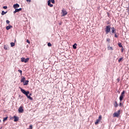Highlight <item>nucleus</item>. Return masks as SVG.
Masks as SVG:
<instances>
[{
	"instance_id": "nucleus-22",
	"label": "nucleus",
	"mask_w": 129,
	"mask_h": 129,
	"mask_svg": "<svg viewBox=\"0 0 129 129\" xmlns=\"http://www.w3.org/2000/svg\"><path fill=\"white\" fill-rule=\"evenodd\" d=\"M47 45L48 47H51L52 46V44L51 43L49 42L47 43Z\"/></svg>"
},
{
	"instance_id": "nucleus-20",
	"label": "nucleus",
	"mask_w": 129,
	"mask_h": 129,
	"mask_svg": "<svg viewBox=\"0 0 129 129\" xmlns=\"http://www.w3.org/2000/svg\"><path fill=\"white\" fill-rule=\"evenodd\" d=\"M10 45H11V47H14V46H15V43H14V42H11V43H10Z\"/></svg>"
},
{
	"instance_id": "nucleus-38",
	"label": "nucleus",
	"mask_w": 129,
	"mask_h": 129,
	"mask_svg": "<svg viewBox=\"0 0 129 129\" xmlns=\"http://www.w3.org/2000/svg\"><path fill=\"white\" fill-rule=\"evenodd\" d=\"M121 52H123V48H122V49H121Z\"/></svg>"
},
{
	"instance_id": "nucleus-26",
	"label": "nucleus",
	"mask_w": 129,
	"mask_h": 129,
	"mask_svg": "<svg viewBox=\"0 0 129 129\" xmlns=\"http://www.w3.org/2000/svg\"><path fill=\"white\" fill-rule=\"evenodd\" d=\"M50 3H52V4H55V0H50Z\"/></svg>"
},
{
	"instance_id": "nucleus-9",
	"label": "nucleus",
	"mask_w": 129,
	"mask_h": 129,
	"mask_svg": "<svg viewBox=\"0 0 129 129\" xmlns=\"http://www.w3.org/2000/svg\"><path fill=\"white\" fill-rule=\"evenodd\" d=\"M111 33H112V34H115V32H116V29H115V28H114V27H112L111 28Z\"/></svg>"
},
{
	"instance_id": "nucleus-12",
	"label": "nucleus",
	"mask_w": 129,
	"mask_h": 129,
	"mask_svg": "<svg viewBox=\"0 0 129 129\" xmlns=\"http://www.w3.org/2000/svg\"><path fill=\"white\" fill-rule=\"evenodd\" d=\"M26 80V78L23 77L21 78L20 82L23 83H25V81Z\"/></svg>"
},
{
	"instance_id": "nucleus-8",
	"label": "nucleus",
	"mask_w": 129,
	"mask_h": 129,
	"mask_svg": "<svg viewBox=\"0 0 129 129\" xmlns=\"http://www.w3.org/2000/svg\"><path fill=\"white\" fill-rule=\"evenodd\" d=\"M19 113H23L24 112V109L22 106H20L18 109Z\"/></svg>"
},
{
	"instance_id": "nucleus-3",
	"label": "nucleus",
	"mask_w": 129,
	"mask_h": 129,
	"mask_svg": "<svg viewBox=\"0 0 129 129\" xmlns=\"http://www.w3.org/2000/svg\"><path fill=\"white\" fill-rule=\"evenodd\" d=\"M120 115V110H118L117 112H114L113 114V116L114 117H118Z\"/></svg>"
},
{
	"instance_id": "nucleus-16",
	"label": "nucleus",
	"mask_w": 129,
	"mask_h": 129,
	"mask_svg": "<svg viewBox=\"0 0 129 129\" xmlns=\"http://www.w3.org/2000/svg\"><path fill=\"white\" fill-rule=\"evenodd\" d=\"M18 120H19V117L14 116V121L16 122L18 121Z\"/></svg>"
},
{
	"instance_id": "nucleus-2",
	"label": "nucleus",
	"mask_w": 129,
	"mask_h": 129,
	"mask_svg": "<svg viewBox=\"0 0 129 129\" xmlns=\"http://www.w3.org/2000/svg\"><path fill=\"white\" fill-rule=\"evenodd\" d=\"M124 93H125V91H123L119 97V100L120 101H122V100H123V97H124Z\"/></svg>"
},
{
	"instance_id": "nucleus-30",
	"label": "nucleus",
	"mask_w": 129,
	"mask_h": 129,
	"mask_svg": "<svg viewBox=\"0 0 129 129\" xmlns=\"http://www.w3.org/2000/svg\"><path fill=\"white\" fill-rule=\"evenodd\" d=\"M4 49L5 50H8V47H7L6 45H4Z\"/></svg>"
},
{
	"instance_id": "nucleus-34",
	"label": "nucleus",
	"mask_w": 129,
	"mask_h": 129,
	"mask_svg": "<svg viewBox=\"0 0 129 129\" xmlns=\"http://www.w3.org/2000/svg\"><path fill=\"white\" fill-rule=\"evenodd\" d=\"M13 13H14V14H16V13H18L17 11V10H16V9H15V11H14Z\"/></svg>"
},
{
	"instance_id": "nucleus-25",
	"label": "nucleus",
	"mask_w": 129,
	"mask_h": 129,
	"mask_svg": "<svg viewBox=\"0 0 129 129\" xmlns=\"http://www.w3.org/2000/svg\"><path fill=\"white\" fill-rule=\"evenodd\" d=\"M106 41H107V42H108L109 43L110 42V38H107Z\"/></svg>"
},
{
	"instance_id": "nucleus-15",
	"label": "nucleus",
	"mask_w": 129,
	"mask_h": 129,
	"mask_svg": "<svg viewBox=\"0 0 129 129\" xmlns=\"http://www.w3.org/2000/svg\"><path fill=\"white\" fill-rule=\"evenodd\" d=\"M28 84H29V81L27 80V81H25V82H24L23 85L26 86V85H28Z\"/></svg>"
},
{
	"instance_id": "nucleus-1",
	"label": "nucleus",
	"mask_w": 129,
	"mask_h": 129,
	"mask_svg": "<svg viewBox=\"0 0 129 129\" xmlns=\"http://www.w3.org/2000/svg\"><path fill=\"white\" fill-rule=\"evenodd\" d=\"M19 89L21 90V91L23 94H25L27 96V98H29V99H30V100H33V98L31 97V96L28 95L30 93V92L29 91H26L25 89H23L21 87H19Z\"/></svg>"
},
{
	"instance_id": "nucleus-39",
	"label": "nucleus",
	"mask_w": 129,
	"mask_h": 129,
	"mask_svg": "<svg viewBox=\"0 0 129 129\" xmlns=\"http://www.w3.org/2000/svg\"><path fill=\"white\" fill-rule=\"evenodd\" d=\"M0 122H2V120L0 119Z\"/></svg>"
},
{
	"instance_id": "nucleus-32",
	"label": "nucleus",
	"mask_w": 129,
	"mask_h": 129,
	"mask_svg": "<svg viewBox=\"0 0 129 129\" xmlns=\"http://www.w3.org/2000/svg\"><path fill=\"white\" fill-rule=\"evenodd\" d=\"M26 42H27V43H28V44H30V41H29L28 39L26 40Z\"/></svg>"
},
{
	"instance_id": "nucleus-29",
	"label": "nucleus",
	"mask_w": 129,
	"mask_h": 129,
	"mask_svg": "<svg viewBox=\"0 0 129 129\" xmlns=\"http://www.w3.org/2000/svg\"><path fill=\"white\" fill-rule=\"evenodd\" d=\"M75 45H77L76 44H75L73 46V48H74V49H76V46H75Z\"/></svg>"
},
{
	"instance_id": "nucleus-5",
	"label": "nucleus",
	"mask_w": 129,
	"mask_h": 129,
	"mask_svg": "<svg viewBox=\"0 0 129 129\" xmlns=\"http://www.w3.org/2000/svg\"><path fill=\"white\" fill-rule=\"evenodd\" d=\"M110 26H106V28H105V32H106V34H108V33H110Z\"/></svg>"
},
{
	"instance_id": "nucleus-10",
	"label": "nucleus",
	"mask_w": 129,
	"mask_h": 129,
	"mask_svg": "<svg viewBox=\"0 0 129 129\" xmlns=\"http://www.w3.org/2000/svg\"><path fill=\"white\" fill-rule=\"evenodd\" d=\"M47 4H48V6H49V7H50V8L53 7V5L51 4V0H49L47 2Z\"/></svg>"
},
{
	"instance_id": "nucleus-40",
	"label": "nucleus",
	"mask_w": 129,
	"mask_h": 129,
	"mask_svg": "<svg viewBox=\"0 0 129 129\" xmlns=\"http://www.w3.org/2000/svg\"><path fill=\"white\" fill-rule=\"evenodd\" d=\"M128 11H129V4H128Z\"/></svg>"
},
{
	"instance_id": "nucleus-37",
	"label": "nucleus",
	"mask_w": 129,
	"mask_h": 129,
	"mask_svg": "<svg viewBox=\"0 0 129 129\" xmlns=\"http://www.w3.org/2000/svg\"><path fill=\"white\" fill-rule=\"evenodd\" d=\"M119 105V106H121V103H120Z\"/></svg>"
},
{
	"instance_id": "nucleus-35",
	"label": "nucleus",
	"mask_w": 129,
	"mask_h": 129,
	"mask_svg": "<svg viewBox=\"0 0 129 129\" xmlns=\"http://www.w3.org/2000/svg\"><path fill=\"white\" fill-rule=\"evenodd\" d=\"M13 118H15L14 116L13 117L10 116V119H13Z\"/></svg>"
},
{
	"instance_id": "nucleus-7",
	"label": "nucleus",
	"mask_w": 129,
	"mask_h": 129,
	"mask_svg": "<svg viewBox=\"0 0 129 129\" xmlns=\"http://www.w3.org/2000/svg\"><path fill=\"white\" fill-rule=\"evenodd\" d=\"M29 58H25L24 57L21 58V62H24V63H27V62L29 61Z\"/></svg>"
},
{
	"instance_id": "nucleus-24",
	"label": "nucleus",
	"mask_w": 129,
	"mask_h": 129,
	"mask_svg": "<svg viewBox=\"0 0 129 129\" xmlns=\"http://www.w3.org/2000/svg\"><path fill=\"white\" fill-rule=\"evenodd\" d=\"M123 59V57H121L118 59V62L120 63V62Z\"/></svg>"
},
{
	"instance_id": "nucleus-4",
	"label": "nucleus",
	"mask_w": 129,
	"mask_h": 129,
	"mask_svg": "<svg viewBox=\"0 0 129 129\" xmlns=\"http://www.w3.org/2000/svg\"><path fill=\"white\" fill-rule=\"evenodd\" d=\"M102 118V116H101V115H100L99 116L98 119L96 120V121L95 122V124L96 125H97V124H98V123H99V122L100 121V120H101Z\"/></svg>"
},
{
	"instance_id": "nucleus-36",
	"label": "nucleus",
	"mask_w": 129,
	"mask_h": 129,
	"mask_svg": "<svg viewBox=\"0 0 129 129\" xmlns=\"http://www.w3.org/2000/svg\"><path fill=\"white\" fill-rule=\"evenodd\" d=\"M26 2H28L29 3H31V0H26Z\"/></svg>"
},
{
	"instance_id": "nucleus-23",
	"label": "nucleus",
	"mask_w": 129,
	"mask_h": 129,
	"mask_svg": "<svg viewBox=\"0 0 129 129\" xmlns=\"http://www.w3.org/2000/svg\"><path fill=\"white\" fill-rule=\"evenodd\" d=\"M6 14H7V12H5V11H2V16H4V15H6Z\"/></svg>"
},
{
	"instance_id": "nucleus-13",
	"label": "nucleus",
	"mask_w": 129,
	"mask_h": 129,
	"mask_svg": "<svg viewBox=\"0 0 129 129\" xmlns=\"http://www.w3.org/2000/svg\"><path fill=\"white\" fill-rule=\"evenodd\" d=\"M12 28H13V26L12 25H9L6 27V30L9 31V30H10V29H12Z\"/></svg>"
},
{
	"instance_id": "nucleus-18",
	"label": "nucleus",
	"mask_w": 129,
	"mask_h": 129,
	"mask_svg": "<svg viewBox=\"0 0 129 129\" xmlns=\"http://www.w3.org/2000/svg\"><path fill=\"white\" fill-rule=\"evenodd\" d=\"M114 105L115 107H117V106H118V104H117V102H116V101H115V103Z\"/></svg>"
},
{
	"instance_id": "nucleus-11",
	"label": "nucleus",
	"mask_w": 129,
	"mask_h": 129,
	"mask_svg": "<svg viewBox=\"0 0 129 129\" xmlns=\"http://www.w3.org/2000/svg\"><path fill=\"white\" fill-rule=\"evenodd\" d=\"M13 7L14 8V9H18V8H20V5H19L18 4H15L13 6Z\"/></svg>"
},
{
	"instance_id": "nucleus-6",
	"label": "nucleus",
	"mask_w": 129,
	"mask_h": 129,
	"mask_svg": "<svg viewBox=\"0 0 129 129\" xmlns=\"http://www.w3.org/2000/svg\"><path fill=\"white\" fill-rule=\"evenodd\" d=\"M61 13H62V17H64L65 16H66V15H67V14H68L67 11L66 10H65V9H63L61 10Z\"/></svg>"
},
{
	"instance_id": "nucleus-27",
	"label": "nucleus",
	"mask_w": 129,
	"mask_h": 129,
	"mask_svg": "<svg viewBox=\"0 0 129 129\" xmlns=\"http://www.w3.org/2000/svg\"><path fill=\"white\" fill-rule=\"evenodd\" d=\"M18 72H19V73H20L21 75H22V70H19Z\"/></svg>"
},
{
	"instance_id": "nucleus-21",
	"label": "nucleus",
	"mask_w": 129,
	"mask_h": 129,
	"mask_svg": "<svg viewBox=\"0 0 129 129\" xmlns=\"http://www.w3.org/2000/svg\"><path fill=\"white\" fill-rule=\"evenodd\" d=\"M16 11L18 12H21V11H22V8H20L19 9H16Z\"/></svg>"
},
{
	"instance_id": "nucleus-14",
	"label": "nucleus",
	"mask_w": 129,
	"mask_h": 129,
	"mask_svg": "<svg viewBox=\"0 0 129 129\" xmlns=\"http://www.w3.org/2000/svg\"><path fill=\"white\" fill-rule=\"evenodd\" d=\"M107 49L108 50H110L111 51H112V50H113V48H112V47L109 46V45H108V47H107Z\"/></svg>"
},
{
	"instance_id": "nucleus-41",
	"label": "nucleus",
	"mask_w": 129,
	"mask_h": 129,
	"mask_svg": "<svg viewBox=\"0 0 129 129\" xmlns=\"http://www.w3.org/2000/svg\"><path fill=\"white\" fill-rule=\"evenodd\" d=\"M62 24V23H59V25H61Z\"/></svg>"
},
{
	"instance_id": "nucleus-28",
	"label": "nucleus",
	"mask_w": 129,
	"mask_h": 129,
	"mask_svg": "<svg viewBox=\"0 0 129 129\" xmlns=\"http://www.w3.org/2000/svg\"><path fill=\"white\" fill-rule=\"evenodd\" d=\"M3 9H5V10H7V9H8V7L7 6H4Z\"/></svg>"
},
{
	"instance_id": "nucleus-33",
	"label": "nucleus",
	"mask_w": 129,
	"mask_h": 129,
	"mask_svg": "<svg viewBox=\"0 0 129 129\" xmlns=\"http://www.w3.org/2000/svg\"><path fill=\"white\" fill-rule=\"evenodd\" d=\"M6 23H7V24H10V21L7 20Z\"/></svg>"
},
{
	"instance_id": "nucleus-19",
	"label": "nucleus",
	"mask_w": 129,
	"mask_h": 129,
	"mask_svg": "<svg viewBox=\"0 0 129 129\" xmlns=\"http://www.w3.org/2000/svg\"><path fill=\"white\" fill-rule=\"evenodd\" d=\"M118 46H119V47L120 48H123V47L122 46V45H121V43L119 42V43H118Z\"/></svg>"
},
{
	"instance_id": "nucleus-31",
	"label": "nucleus",
	"mask_w": 129,
	"mask_h": 129,
	"mask_svg": "<svg viewBox=\"0 0 129 129\" xmlns=\"http://www.w3.org/2000/svg\"><path fill=\"white\" fill-rule=\"evenodd\" d=\"M114 34H115V35H114L115 38H117V35H116V33H115Z\"/></svg>"
},
{
	"instance_id": "nucleus-17",
	"label": "nucleus",
	"mask_w": 129,
	"mask_h": 129,
	"mask_svg": "<svg viewBox=\"0 0 129 129\" xmlns=\"http://www.w3.org/2000/svg\"><path fill=\"white\" fill-rule=\"evenodd\" d=\"M8 118H9V117L7 116L5 118H3V122H5V121H7L8 120Z\"/></svg>"
}]
</instances>
